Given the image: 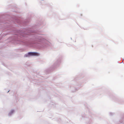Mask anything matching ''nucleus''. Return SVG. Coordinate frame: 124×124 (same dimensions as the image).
<instances>
[{
  "label": "nucleus",
  "instance_id": "nucleus-1",
  "mask_svg": "<svg viewBox=\"0 0 124 124\" xmlns=\"http://www.w3.org/2000/svg\"><path fill=\"white\" fill-rule=\"evenodd\" d=\"M28 54L31 55L38 56L39 55V54L35 52H29L28 53Z\"/></svg>",
  "mask_w": 124,
  "mask_h": 124
}]
</instances>
